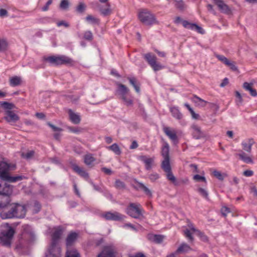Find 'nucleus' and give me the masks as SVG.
<instances>
[{
	"label": "nucleus",
	"instance_id": "f257e3e1",
	"mask_svg": "<svg viewBox=\"0 0 257 257\" xmlns=\"http://www.w3.org/2000/svg\"><path fill=\"white\" fill-rule=\"evenodd\" d=\"M43 60L54 66L62 65L73 66L75 64V62L72 59L65 55L45 56L43 57Z\"/></svg>",
	"mask_w": 257,
	"mask_h": 257
},
{
	"label": "nucleus",
	"instance_id": "f03ea898",
	"mask_svg": "<svg viewBox=\"0 0 257 257\" xmlns=\"http://www.w3.org/2000/svg\"><path fill=\"white\" fill-rule=\"evenodd\" d=\"M15 233L14 229L8 224L4 225L0 231V242L4 246H10Z\"/></svg>",
	"mask_w": 257,
	"mask_h": 257
},
{
	"label": "nucleus",
	"instance_id": "7ed1b4c3",
	"mask_svg": "<svg viewBox=\"0 0 257 257\" xmlns=\"http://www.w3.org/2000/svg\"><path fill=\"white\" fill-rule=\"evenodd\" d=\"M140 21L144 24L152 26L153 24H159V22L155 16L147 10H143L138 15Z\"/></svg>",
	"mask_w": 257,
	"mask_h": 257
},
{
	"label": "nucleus",
	"instance_id": "20e7f679",
	"mask_svg": "<svg viewBox=\"0 0 257 257\" xmlns=\"http://www.w3.org/2000/svg\"><path fill=\"white\" fill-rule=\"evenodd\" d=\"M144 211L139 203H131L126 208V213L135 219L143 217Z\"/></svg>",
	"mask_w": 257,
	"mask_h": 257
},
{
	"label": "nucleus",
	"instance_id": "39448f33",
	"mask_svg": "<svg viewBox=\"0 0 257 257\" xmlns=\"http://www.w3.org/2000/svg\"><path fill=\"white\" fill-rule=\"evenodd\" d=\"M117 93L120 96L121 99L127 106L132 105L133 103V101L132 98L127 97V95H128L130 92V89L125 85L121 83H117Z\"/></svg>",
	"mask_w": 257,
	"mask_h": 257
},
{
	"label": "nucleus",
	"instance_id": "423d86ee",
	"mask_svg": "<svg viewBox=\"0 0 257 257\" xmlns=\"http://www.w3.org/2000/svg\"><path fill=\"white\" fill-rule=\"evenodd\" d=\"M144 57L145 59L155 71H159L164 68L163 65L160 63L157 62V58L155 55H152L150 53H148L145 54Z\"/></svg>",
	"mask_w": 257,
	"mask_h": 257
},
{
	"label": "nucleus",
	"instance_id": "0eeeda50",
	"mask_svg": "<svg viewBox=\"0 0 257 257\" xmlns=\"http://www.w3.org/2000/svg\"><path fill=\"white\" fill-rule=\"evenodd\" d=\"M163 131L174 145H176L179 143V138L177 136V133L175 129L168 126H164L163 128Z\"/></svg>",
	"mask_w": 257,
	"mask_h": 257
},
{
	"label": "nucleus",
	"instance_id": "6e6552de",
	"mask_svg": "<svg viewBox=\"0 0 257 257\" xmlns=\"http://www.w3.org/2000/svg\"><path fill=\"white\" fill-rule=\"evenodd\" d=\"M102 217L107 220L120 221L124 219L125 216L120 213L114 211H108L102 214Z\"/></svg>",
	"mask_w": 257,
	"mask_h": 257
},
{
	"label": "nucleus",
	"instance_id": "1a4fd4ad",
	"mask_svg": "<svg viewBox=\"0 0 257 257\" xmlns=\"http://www.w3.org/2000/svg\"><path fill=\"white\" fill-rule=\"evenodd\" d=\"M9 203H10V202ZM2 209H5L0 213V216L2 219H5L15 218V214L13 204H10V203H9L7 207Z\"/></svg>",
	"mask_w": 257,
	"mask_h": 257
},
{
	"label": "nucleus",
	"instance_id": "9d476101",
	"mask_svg": "<svg viewBox=\"0 0 257 257\" xmlns=\"http://www.w3.org/2000/svg\"><path fill=\"white\" fill-rule=\"evenodd\" d=\"M13 192V186L6 183L3 182H0V195L6 196L5 200H3L5 201L7 197H9V196L12 194Z\"/></svg>",
	"mask_w": 257,
	"mask_h": 257
},
{
	"label": "nucleus",
	"instance_id": "9b49d317",
	"mask_svg": "<svg viewBox=\"0 0 257 257\" xmlns=\"http://www.w3.org/2000/svg\"><path fill=\"white\" fill-rule=\"evenodd\" d=\"M70 164L75 172L88 182L90 180L89 174L83 168L79 167L76 163L73 162H70Z\"/></svg>",
	"mask_w": 257,
	"mask_h": 257
},
{
	"label": "nucleus",
	"instance_id": "f8f14e48",
	"mask_svg": "<svg viewBox=\"0 0 257 257\" xmlns=\"http://www.w3.org/2000/svg\"><path fill=\"white\" fill-rule=\"evenodd\" d=\"M63 230L60 226L55 228L52 234V241L50 245L59 246V242L62 234Z\"/></svg>",
	"mask_w": 257,
	"mask_h": 257
},
{
	"label": "nucleus",
	"instance_id": "ddd939ff",
	"mask_svg": "<svg viewBox=\"0 0 257 257\" xmlns=\"http://www.w3.org/2000/svg\"><path fill=\"white\" fill-rule=\"evenodd\" d=\"M15 211V218H24L26 213V207L25 205L20 204H13Z\"/></svg>",
	"mask_w": 257,
	"mask_h": 257
},
{
	"label": "nucleus",
	"instance_id": "4468645a",
	"mask_svg": "<svg viewBox=\"0 0 257 257\" xmlns=\"http://www.w3.org/2000/svg\"><path fill=\"white\" fill-rule=\"evenodd\" d=\"M61 250L60 246L50 245L45 253V257H61Z\"/></svg>",
	"mask_w": 257,
	"mask_h": 257
},
{
	"label": "nucleus",
	"instance_id": "2eb2a0df",
	"mask_svg": "<svg viewBox=\"0 0 257 257\" xmlns=\"http://www.w3.org/2000/svg\"><path fill=\"white\" fill-rule=\"evenodd\" d=\"M1 179L9 182L15 183L22 180L25 177L21 175L11 176L9 173L3 172L1 173Z\"/></svg>",
	"mask_w": 257,
	"mask_h": 257
},
{
	"label": "nucleus",
	"instance_id": "dca6fc26",
	"mask_svg": "<svg viewBox=\"0 0 257 257\" xmlns=\"http://www.w3.org/2000/svg\"><path fill=\"white\" fill-rule=\"evenodd\" d=\"M215 56L219 61H220L227 66L229 67L232 70H237V67L236 66L235 63L234 62L229 60L223 55L215 54Z\"/></svg>",
	"mask_w": 257,
	"mask_h": 257
},
{
	"label": "nucleus",
	"instance_id": "f3484780",
	"mask_svg": "<svg viewBox=\"0 0 257 257\" xmlns=\"http://www.w3.org/2000/svg\"><path fill=\"white\" fill-rule=\"evenodd\" d=\"M139 159L145 164L147 170H150L152 168L154 157L150 158L147 156L142 155L139 157Z\"/></svg>",
	"mask_w": 257,
	"mask_h": 257
},
{
	"label": "nucleus",
	"instance_id": "a211bd4d",
	"mask_svg": "<svg viewBox=\"0 0 257 257\" xmlns=\"http://www.w3.org/2000/svg\"><path fill=\"white\" fill-rule=\"evenodd\" d=\"M214 3L218 7L221 12L225 14L230 13V10L228 6L225 4L223 0H212Z\"/></svg>",
	"mask_w": 257,
	"mask_h": 257
},
{
	"label": "nucleus",
	"instance_id": "6ab92c4d",
	"mask_svg": "<svg viewBox=\"0 0 257 257\" xmlns=\"http://www.w3.org/2000/svg\"><path fill=\"white\" fill-rule=\"evenodd\" d=\"M191 127L193 130L192 135L194 138L195 139H200L205 137V134L201 130V128L199 126L194 124Z\"/></svg>",
	"mask_w": 257,
	"mask_h": 257
},
{
	"label": "nucleus",
	"instance_id": "aec40b11",
	"mask_svg": "<svg viewBox=\"0 0 257 257\" xmlns=\"http://www.w3.org/2000/svg\"><path fill=\"white\" fill-rule=\"evenodd\" d=\"M78 234L75 232H70L66 238V245L67 247L71 246L76 241Z\"/></svg>",
	"mask_w": 257,
	"mask_h": 257
},
{
	"label": "nucleus",
	"instance_id": "412c9836",
	"mask_svg": "<svg viewBox=\"0 0 257 257\" xmlns=\"http://www.w3.org/2000/svg\"><path fill=\"white\" fill-rule=\"evenodd\" d=\"M5 119L8 122H15L19 120V116L15 113L13 111L8 110L6 111Z\"/></svg>",
	"mask_w": 257,
	"mask_h": 257
},
{
	"label": "nucleus",
	"instance_id": "4be33fe9",
	"mask_svg": "<svg viewBox=\"0 0 257 257\" xmlns=\"http://www.w3.org/2000/svg\"><path fill=\"white\" fill-rule=\"evenodd\" d=\"M236 155L238 156L240 160L246 164H252L253 162L251 157L242 150H239V153L237 154Z\"/></svg>",
	"mask_w": 257,
	"mask_h": 257
},
{
	"label": "nucleus",
	"instance_id": "5701e85b",
	"mask_svg": "<svg viewBox=\"0 0 257 257\" xmlns=\"http://www.w3.org/2000/svg\"><path fill=\"white\" fill-rule=\"evenodd\" d=\"M254 142L252 139H248L241 143L242 149L248 153H250Z\"/></svg>",
	"mask_w": 257,
	"mask_h": 257
},
{
	"label": "nucleus",
	"instance_id": "b1692460",
	"mask_svg": "<svg viewBox=\"0 0 257 257\" xmlns=\"http://www.w3.org/2000/svg\"><path fill=\"white\" fill-rule=\"evenodd\" d=\"M252 83L245 82L243 83L242 87L246 91H249L252 96L255 97L257 96V91L252 88Z\"/></svg>",
	"mask_w": 257,
	"mask_h": 257
},
{
	"label": "nucleus",
	"instance_id": "393cba45",
	"mask_svg": "<svg viewBox=\"0 0 257 257\" xmlns=\"http://www.w3.org/2000/svg\"><path fill=\"white\" fill-rule=\"evenodd\" d=\"M97 257H115L114 251L112 248L106 247L98 255Z\"/></svg>",
	"mask_w": 257,
	"mask_h": 257
},
{
	"label": "nucleus",
	"instance_id": "a878e982",
	"mask_svg": "<svg viewBox=\"0 0 257 257\" xmlns=\"http://www.w3.org/2000/svg\"><path fill=\"white\" fill-rule=\"evenodd\" d=\"M70 119L74 124H78L80 123L81 119L80 116L74 113L71 109L68 111Z\"/></svg>",
	"mask_w": 257,
	"mask_h": 257
},
{
	"label": "nucleus",
	"instance_id": "bb28decb",
	"mask_svg": "<svg viewBox=\"0 0 257 257\" xmlns=\"http://www.w3.org/2000/svg\"><path fill=\"white\" fill-rule=\"evenodd\" d=\"M9 48V42L6 38H0V53L7 51Z\"/></svg>",
	"mask_w": 257,
	"mask_h": 257
},
{
	"label": "nucleus",
	"instance_id": "cd10ccee",
	"mask_svg": "<svg viewBox=\"0 0 257 257\" xmlns=\"http://www.w3.org/2000/svg\"><path fill=\"white\" fill-rule=\"evenodd\" d=\"M10 85L12 87L20 85L22 82V78L20 76H15L12 77L9 80Z\"/></svg>",
	"mask_w": 257,
	"mask_h": 257
},
{
	"label": "nucleus",
	"instance_id": "c85d7f7f",
	"mask_svg": "<svg viewBox=\"0 0 257 257\" xmlns=\"http://www.w3.org/2000/svg\"><path fill=\"white\" fill-rule=\"evenodd\" d=\"M136 183L137 185V189H140L142 190L144 193L149 197H152V193L151 191L143 183L139 182L138 181H136Z\"/></svg>",
	"mask_w": 257,
	"mask_h": 257
},
{
	"label": "nucleus",
	"instance_id": "c756f323",
	"mask_svg": "<svg viewBox=\"0 0 257 257\" xmlns=\"http://www.w3.org/2000/svg\"><path fill=\"white\" fill-rule=\"evenodd\" d=\"M169 145L166 142H164L162 149V155L164 159H170L169 157Z\"/></svg>",
	"mask_w": 257,
	"mask_h": 257
},
{
	"label": "nucleus",
	"instance_id": "7c9ffc66",
	"mask_svg": "<svg viewBox=\"0 0 257 257\" xmlns=\"http://www.w3.org/2000/svg\"><path fill=\"white\" fill-rule=\"evenodd\" d=\"M95 160L91 154H87L84 156V162L88 166L92 167Z\"/></svg>",
	"mask_w": 257,
	"mask_h": 257
},
{
	"label": "nucleus",
	"instance_id": "2f4dec72",
	"mask_svg": "<svg viewBox=\"0 0 257 257\" xmlns=\"http://www.w3.org/2000/svg\"><path fill=\"white\" fill-rule=\"evenodd\" d=\"M193 101L197 104L198 105L204 107L206 105L207 103H208L207 101L202 99V98H200L199 97L197 96L196 95H194L192 98Z\"/></svg>",
	"mask_w": 257,
	"mask_h": 257
},
{
	"label": "nucleus",
	"instance_id": "473e14b6",
	"mask_svg": "<svg viewBox=\"0 0 257 257\" xmlns=\"http://www.w3.org/2000/svg\"><path fill=\"white\" fill-rule=\"evenodd\" d=\"M127 79L129 80L130 84L134 87L137 93H140V85L138 83L137 79L135 77H128Z\"/></svg>",
	"mask_w": 257,
	"mask_h": 257
},
{
	"label": "nucleus",
	"instance_id": "72a5a7b5",
	"mask_svg": "<svg viewBox=\"0 0 257 257\" xmlns=\"http://www.w3.org/2000/svg\"><path fill=\"white\" fill-rule=\"evenodd\" d=\"M107 149L112 151L116 155H119L121 153L119 147L116 143L113 144L112 145L107 147Z\"/></svg>",
	"mask_w": 257,
	"mask_h": 257
},
{
	"label": "nucleus",
	"instance_id": "f704fd0d",
	"mask_svg": "<svg viewBox=\"0 0 257 257\" xmlns=\"http://www.w3.org/2000/svg\"><path fill=\"white\" fill-rule=\"evenodd\" d=\"M170 111L172 113V114L174 117L176 118L177 119H181L182 118V115L177 107H171Z\"/></svg>",
	"mask_w": 257,
	"mask_h": 257
},
{
	"label": "nucleus",
	"instance_id": "c9c22d12",
	"mask_svg": "<svg viewBox=\"0 0 257 257\" xmlns=\"http://www.w3.org/2000/svg\"><path fill=\"white\" fill-rule=\"evenodd\" d=\"M191 248L187 243H183L176 250L177 253L186 252L191 250Z\"/></svg>",
	"mask_w": 257,
	"mask_h": 257
},
{
	"label": "nucleus",
	"instance_id": "e433bc0d",
	"mask_svg": "<svg viewBox=\"0 0 257 257\" xmlns=\"http://www.w3.org/2000/svg\"><path fill=\"white\" fill-rule=\"evenodd\" d=\"M65 257H80V253L75 249H68Z\"/></svg>",
	"mask_w": 257,
	"mask_h": 257
},
{
	"label": "nucleus",
	"instance_id": "4c0bfd02",
	"mask_svg": "<svg viewBox=\"0 0 257 257\" xmlns=\"http://www.w3.org/2000/svg\"><path fill=\"white\" fill-rule=\"evenodd\" d=\"M161 166L162 168L165 172L171 170V168L170 164V159H164Z\"/></svg>",
	"mask_w": 257,
	"mask_h": 257
},
{
	"label": "nucleus",
	"instance_id": "58836bf2",
	"mask_svg": "<svg viewBox=\"0 0 257 257\" xmlns=\"http://www.w3.org/2000/svg\"><path fill=\"white\" fill-rule=\"evenodd\" d=\"M106 7V8H103L101 7L99 8L100 12L104 16L109 15L111 13L110 5L109 4H107Z\"/></svg>",
	"mask_w": 257,
	"mask_h": 257
},
{
	"label": "nucleus",
	"instance_id": "ea45409f",
	"mask_svg": "<svg viewBox=\"0 0 257 257\" xmlns=\"http://www.w3.org/2000/svg\"><path fill=\"white\" fill-rule=\"evenodd\" d=\"M150 239L156 243H161L163 239H164V236L162 235H153L150 237Z\"/></svg>",
	"mask_w": 257,
	"mask_h": 257
},
{
	"label": "nucleus",
	"instance_id": "a19ab883",
	"mask_svg": "<svg viewBox=\"0 0 257 257\" xmlns=\"http://www.w3.org/2000/svg\"><path fill=\"white\" fill-rule=\"evenodd\" d=\"M167 173L166 177L168 180L171 181L172 183H173L174 185H177V179L176 177L174 176L171 170L169 171L166 172Z\"/></svg>",
	"mask_w": 257,
	"mask_h": 257
},
{
	"label": "nucleus",
	"instance_id": "79ce46f5",
	"mask_svg": "<svg viewBox=\"0 0 257 257\" xmlns=\"http://www.w3.org/2000/svg\"><path fill=\"white\" fill-rule=\"evenodd\" d=\"M35 152L34 151H29L26 153H22L21 157L27 160L31 159L34 156Z\"/></svg>",
	"mask_w": 257,
	"mask_h": 257
},
{
	"label": "nucleus",
	"instance_id": "37998d69",
	"mask_svg": "<svg viewBox=\"0 0 257 257\" xmlns=\"http://www.w3.org/2000/svg\"><path fill=\"white\" fill-rule=\"evenodd\" d=\"M41 209V204L37 201H35L32 206V210L34 213H38Z\"/></svg>",
	"mask_w": 257,
	"mask_h": 257
},
{
	"label": "nucleus",
	"instance_id": "c03bdc74",
	"mask_svg": "<svg viewBox=\"0 0 257 257\" xmlns=\"http://www.w3.org/2000/svg\"><path fill=\"white\" fill-rule=\"evenodd\" d=\"M175 3V6L178 9L183 11L185 9V4L183 0H174Z\"/></svg>",
	"mask_w": 257,
	"mask_h": 257
},
{
	"label": "nucleus",
	"instance_id": "a18cd8bd",
	"mask_svg": "<svg viewBox=\"0 0 257 257\" xmlns=\"http://www.w3.org/2000/svg\"><path fill=\"white\" fill-rule=\"evenodd\" d=\"M86 20L93 24H98L99 23V20L97 19L91 15H88L86 17Z\"/></svg>",
	"mask_w": 257,
	"mask_h": 257
},
{
	"label": "nucleus",
	"instance_id": "49530a36",
	"mask_svg": "<svg viewBox=\"0 0 257 257\" xmlns=\"http://www.w3.org/2000/svg\"><path fill=\"white\" fill-rule=\"evenodd\" d=\"M197 235L200 237V239L204 242H207L208 241V237L199 230H196Z\"/></svg>",
	"mask_w": 257,
	"mask_h": 257
},
{
	"label": "nucleus",
	"instance_id": "de8ad7c7",
	"mask_svg": "<svg viewBox=\"0 0 257 257\" xmlns=\"http://www.w3.org/2000/svg\"><path fill=\"white\" fill-rule=\"evenodd\" d=\"M184 234L186 237H187L190 242H193L194 241V237L192 235L190 230L188 229H186L184 230Z\"/></svg>",
	"mask_w": 257,
	"mask_h": 257
},
{
	"label": "nucleus",
	"instance_id": "09e8293b",
	"mask_svg": "<svg viewBox=\"0 0 257 257\" xmlns=\"http://www.w3.org/2000/svg\"><path fill=\"white\" fill-rule=\"evenodd\" d=\"M1 105L5 109H9V110H11L15 107L14 104L6 101L2 102Z\"/></svg>",
	"mask_w": 257,
	"mask_h": 257
},
{
	"label": "nucleus",
	"instance_id": "8fccbe9b",
	"mask_svg": "<svg viewBox=\"0 0 257 257\" xmlns=\"http://www.w3.org/2000/svg\"><path fill=\"white\" fill-rule=\"evenodd\" d=\"M115 187L119 189H123L125 187V184L119 180H116L115 182Z\"/></svg>",
	"mask_w": 257,
	"mask_h": 257
},
{
	"label": "nucleus",
	"instance_id": "3c124183",
	"mask_svg": "<svg viewBox=\"0 0 257 257\" xmlns=\"http://www.w3.org/2000/svg\"><path fill=\"white\" fill-rule=\"evenodd\" d=\"M213 175L219 180H223L224 179V176L225 174H222L220 172L217 170H215L213 172Z\"/></svg>",
	"mask_w": 257,
	"mask_h": 257
},
{
	"label": "nucleus",
	"instance_id": "603ef678",
	"mask_svg": "<svg viewBox=\"0 0 257 257\" xmlns=\"http://www.w3.org/2000/svg\"><path fill=\"white\" fill-rule=\"evenodd\" d=\"M197 191L202 197L206 199L208 198V193L205 189L202 188H199L197 189Z\"/></svg>",
	"mask_w": 257,
	"mask_h": 257
},
{
	"label": "nucleus",
	"instance_id": "864d4df0",
	"mask_svg": "<svg viewBox=\"0 0 257 257\" xmlns=\"http://www.w3.org/2000/svg\"><path fill=\"white\" fill-rule=\"evenodd\" d=\"M69 6V3L68 0H62L60 4V7L62 10L68 9Z\"/></svg>",
	"mask_w": 257,
	"mask_h": 257
},
{
	"label": "nucleus",
	"instance_id": "5fc2aeb1",
	"mask_svg": "<svg viewBox=\"0 0 257 257\" xmlns=\"http://www.w3.org/2000/svg\"><path fill=\"white\" fill-rule=\"evenodd\" d=\"M84 38L87 41H92L93 39V35L90 31H87L84 34Z\"/></svg>",
	"mask_w": 257,
	"mask_h": 257
},
{
	"label": "nucleus",
	"instance_id": "6e6d98bb",
	"mask_svg": "<svg viewBox=\"0 0 257 257\" xmlns=\"http://www.w3.org/2000/svg\"><path fill=\"white\" fill-rule=\"evenodd\" d=\"M193 179L197 182H203L206 184V180L204 176L197 174L193 176Z\"/></svg>",
	"mask_w": 257,
	"mask_h": 257
},
{
	"label": "nucleus",
	"instance_id": "4d7b16f0",
	"mask_svg": "<svg viewBox=\"0 0 257 257\" xmlns=\"http://www.w3.org/2000/svg\"><path fill=\"white\" fill-rule=\"evenodd\" d=\"M67 128L70 132L75 134H79L82 131V129L78 127L68 126Z\"/></svg>",
	"mask_w": 257,
	"mask_h": 257
},
{
	"label": "nucleus",
	"instance_id": "13d9d810",
	"mask_svg": "<svg viewBox=\"0 0 257 257\" xmlns=\"http://www.w3.org/2000/svg\"><path fill=\"white\" fill-rule=\"evenodd\" d=\"M192 26H192L193 28H192V30H195L199 33H200L202 34H203L205 33L204 30L201 27L199 26L198 25H196V24H194V25Z\"/></svg>",
	"mask_w": 257,
	"mask_h": 257
},
{
	"label": "nucleus",
	"instance_id": "bf43d9fd",
	"mask_svg": "<svg viewBox=\"0 0 257 257\" xmlns=\"http://www.w3.org/2000/svg\"><path fill=\"white\" fill-rule=\"evenodd\" d=\"M160 178L159 175L157 173H153L149 175V178L152 182H154Z\"/></svg>",
	"mask_w": 257,
	"mask_h": 257
},
{
	"label": "nucleus",
	"instance_id": "052dcab7",
	"mask_svg": "<svg viewBox=\"0 0 257 257\" xmlns=\"http://www.w3.org/2000/svg\"><path fill=\"white\" fill-rule=\"evenodd\" d=\"M11 201L10 198L7 197L5 201H1L0 202V209H2L7 207Z\"/></svg>",
	"mask_w": 257,
	"mask_h": 257
},
{
	"label": "nucleus",
	"instance_id": "680f3d73",
	"mask_svg": "<svg viewBox=\"0 0 257 257\" xmlns=\"http://www.w3.org/2000/svg\"><path fill=\"white\" fill-rule=\"evenodd\" d=\"M182 24H183V26L185 28L189 29H191V30L192 29V28H193V27H192L193 26L192 25H194V24L190 23L188 21H186V20H183L182 21Z\"/></svg>",
	"mask_w": 257,
	"mask_h": 257
},
{
	"label": "nucleus",
	"instance_id": "e2e57ef3",
	"mask_svg": "<svg viewBox=\"0 0 257 257\" xmlns=\"http://www.w3.org/2000/svg\"><path fill=\"white\" fill-rule=\"evenodd\" d=\"M85 9V6L83 3H80L76 8V11L78 13H83Z\"/></svg>",
	"mask_w": 257,
	"mask_h": 257
},
{
	"label": "nucleus",
	"instance_id": "0e129e2a",
	"mask_svg": "<svg viewBox=\"0 0 257 257\" xmlns=\"http://www.w3.org/2000/svg\"><path fill=\"white\" fill-rule=\"evenodd\" d=\"M47 125L50 126L54 132H61L62 131V129L60 127L56 126L55 125H53L50 122H48L47 123Z\"/></svg>",
	"mask_w": 257,
	"mask_h": 257
},
{
	"label": "nucleus",
	"instance_id": "69168bd1",
	"mask_svg": "<svg viewBox=\"0 0 257 257\" xmlns=\"http://www.w3.org/2000/svg\"><path fill=\"white\" fill-rule=\"evenodd\" d=\"M221 212L223 216H226L230 212V209L227 207H223L221 209Z\"/></svg>",
	"mask_w": 257,
	"mask_h": 257
},
{
	"label": "nucleus",
	"instance_id": "338daca9",
	"mask_svg": "<svg viewBox=\"0 0 257 257\" xmlns=\"http://www.w3.org/2000/svg\"><path fill=\"white\" fill-rule=\"evenodd\" d=\"M101 171L106 175H110L112 174V170L110 169H108L106 167L102 168Z\"/></svg>",
	"mask_w": 257,
	"mask_h": 257
},
{
	"label": "nucleus",
	"instance_id": "774afa93",
	"mask_svg": "<svg viewBox=\"0 0 257 257\" xmlns=\"http://www.w3.org/2000/svg\"><path fill=\"white\" fill-rule=\"evenodd\" d=\"M57 25L58 27H60L62 26H64L65 27H68L69 26V24L64 21H61L57 23Z\"/></svg>",
	"mask_w": 257,
	"mask_h": 257
}]
</instances>
